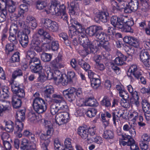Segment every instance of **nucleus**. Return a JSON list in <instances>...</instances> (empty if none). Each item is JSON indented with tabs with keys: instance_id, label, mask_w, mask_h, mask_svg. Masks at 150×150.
I'll return each mask as SVG.
<instances>
[{
	"instance_id": "f257e3e1",
	"label": "nucleus",
	"mask_w": 150,
	"mask_h": 150,
	"mask_svg": "<svg viewBox=\"0 0 150 150\" xmlns=\"http://www.w3.org/2000/svg\"><path fill=\"white\" fill-rule=\"evenodd\" d=\"M71 26L69 27V35L72 38L74 35H78L77 37L80 44L83 47L88 46L92 44L89 42V40L86 34L85 30L81 24L76 20L75 18H71L70 20Z\"/></svg>"
},
{
	"instance_id": "f03ea898",
	"label": "nucleus",
	"mask_w": 150,
	"mask_h": 150,
	"mask_svg": "<svg viewBox=\"0 0 150 150\" xmlns=\"http://www.w3.org/2000/svg\"><path fill=\"white\" fill-rule=\"evenodd\" d=\"M11 90L14 95L12 98L11 103L13 107L16 109L20 108L22 104L21 98L24 97L25 92L23 86L16 82L10 83Z\"/></svg>"
},
{
	"instance_id": "7ed1b4c3",
	"label": "nucleus",
	"mask_w": 150,
	"mask_h": 150,
	"mask_svg": "<svg viewBox=\"0 0 150 150\" xmlns=\"http://www.w3.org/2000/svg\"><path fill=\"white\" fill-rule=\"evenodd\" d=\"M25 110H21L16 112L15 118V134L18 137L21 138L23 135L29 137L33 135L32 133L27 130L24 131L23 134L21 132L23 128L24 124L23 122L24 121L25 118Z\"/></svg>"
},
{
	"instance_id": "20e7f679",
	"label": "nucleus",
	"mask_w": 150,
	"mask_h": 150,
	"mask_svg": "<svg viewBox=\"0 0 150 150\" xmlns=\"http://www.w3.org/2000/svg\"><path fill=\"white\" fill-rule=\"evenodd\" d=\"M50 112L54 115L57 114L55 116V121L57 124L59 125L66 124L70 120L69 114L67 111L59 112V109L55 105L51 106Z\"/></svg>"
},
{
	"instance_id": "39448f33",
	"label": "nucleus",
	"mask_w": 150,
	"mask_h": 150,
	"mask_svg": "<svg viewBox=\"0 0 150 150\" xmlns=\"http://www.w3.org/2000/svg\"><path fill=\"white\" fill-rule=\"evenodd\" d=\"M142 71L139 69L137 67L136 65H131L127 73V75L130 81L132 82L134 81V79L133 76L136 79L138 80L140 79L141 83L145 85L146 83V79L142 76Z\"/></svg>"
},
{
	"instance_id": "423d86ee",
	"label": "nucleus",
	"mask_w": 150,
	"mask_h": 150,
	"mask_svg": "<svg viewBox=\"0 0 150 150\" xmlns=\"http://www.w3.org/2000/svg\"><path fill=\"white\" fill-rule=\"evenodd\" d=\"M40 96L39 93L37 92L33 95L35 98L33 99L32 105L35 111L38 113H43L47 110L48 104L44 99L40 97Z\"/></svg>"
},
{
	"instance_id": "0eeeda50",
	"label": "nucleus",
	"mask_w": 150,
	"mask_h": 150,
	"mask_svg": "<svg viewBox=\"0 0 150 150\" xmlns=\"http://www.w3.org/2000/svg\"><path fill=\"white\" fill-rule=\"evenodd\" d=\"M117 56L114 61L115 64L112 63H111L109 67L108 71L110 72H112V71H113L117 74L119 75L120 74L121 71L120 69L116 65H123L125 63V61L127 60V57L120 52H117Z\"/></svg>"
},
{
	"instance_id": "6e6552de",
	"label": "nucleus",
	"mask_w": 150,
	"mask_h": 150,
	"mask_svg": "<svg viewBox=\"0 0 150 150\" xmlns=\"http://www.w3.org/2000/svg\"><path fill=\"white\" fill-rule=\"evenodd\" d=\"M82 93L81 88H79L76 89L73 87L69 88L63 91L64 96L70 102L75 100L76 97L75 94L77 97H80Z\"/></svg>"
},
{
	"instance_id": "1a4fd4ad",
	"label": "nucleus",
	"mask_w": 150,
	"mask_h": 150,
	"mask_svg": "<svg viewBox=\"0 0 150 150\" xmlns=\"http://www.w3.org/2000/svg\"><path fill=\"white\" fill-rule=\"evenodd\" d=\"M95 37L100 41L97 44L98 47L100 48H105L108 50H110L109 42H108L110 40V38L106 33L102 31V30H100L96 35Z\"/></svg>"
},
{
	"instance_id": "9d476101",
	"label": "nucleus",
	"mask_w": 150,
	"mask_h": 150,
	"mask_svg": "<svg viewBox=\"0 0 150 150\" xmlns=\"http://www.w3.org/2000/svg\"><path fill=\"white\" fill-rule=\"evenodd\" d=\"M50 8V13L56 16H59L61 13L66 12V7L64 4H59L55 1H52Z\"/></svg>"
},
{
	"instance_id": "9b49d317",
	"label": "nucleus",
	"mask_w": 150,
	"mask_h": 150,
	"mask_svg": "<svg viewBox=\"0 0 150 150\" xmlns=\"http://www.w3.org/2000/svg\"><path fill=\"white\" fill-rule=\"evenodd\" d=\"M26 4H22L19 6L17 14H13L11 15V21H16L18 18L23 19L24 14L28 11V3Z\"/></svg>"
},
{
	"instance_id": "f8f14e48",
	"label": "nucleus",
	"mask_w": 150,
	"mask_h": 150,
	"mask_svg": "<svg viewBox=\"0 0 150 150\" xmlns=\"http://www.w3.org/2000/svg\"><path fill=\"white\" fill-rule=\"evenodd\" d=\"M65 76L66 79L63 77H61L59 81V83L64 86L67 85L69 83L75 81L76 78L75 72L71 71H68L67 75H65Z\"/></svg>"
},
{
	"instance_id": "ddd939ff",
	"label": "nucleus",
	"mask_w": 150,
	"mask_h": 150,
	"mask_svg": "<svg viewBox=\"0 0 150 150\" xmlns=\"http://www.w3.org/2000/svg\"><path fill=\"white\" fill-rule=\"evenodd\" d=\"M138 0H131L127 4H125L124 11L126 13H129L131 11H135L138 9L139 6Z\"/></svg>"
},
{
	"instance_id": "4468645a",
	"label": "nucleus",
	"mask_w": 150,
	"mask_h": 150,
	"mask_svg": "<svg viewBox=\"0 0 150 150\" xmlns=\"http://www.w3.org/2000/svg\"><path fill=\"white\" fill-rule=\"evenodd\" d=\"M42 42L43 40L41 37L38 36L37 34H35L31 41V47L36 52H41V50L39 45Z\"/></svg>"
},
{
	"instance_id": "2eb2a0df",
	"label": "nucleus",
	"mask_w": 150,
	"mask_h": 150,
	"mask_svg": "<svg viewBox=\"0 0 150 150\" xmlns=\"http://www.w3.org/2000/svg\"><path fill=\"white\" fill-rule=\"evenodd\" d=\"M109 14L106 11H101L95 16L94 19L96 22L99 23L101 21L103 23H106L109 19Z\"/></svg>"
},
{
	"instance_id": "dca6fc26",
	"label": "nucleus",
	"mask_w": 150,
	"mask_h": 150,
	"mask_svg": "<svg viewBox=\"0 0 150 150\" xmlns=\"http://www.w3.org/2000/svg\"><path fill=\"white\" fill-rule=\"evenodd\" d=\"M124 20L122 21L123 27L121 29H123L125 32H132L133 30L131 28V27L134 25V22L132 20L128 19L127 17L123 16Z\"/></svg>"
},
{
	"instance_id": "f3484780",
	"label": "nucleus",
	"mask_w": 150,
	"mask_h": 150,
	"mask_svg": "<svg viewBox=\"0 0 150 150\" xmlns=\"http://www.w3.org/2000/svg\"><path fill=\"white\" fill-rule=\"evenodd\" d=\"M150 141L149 135L144 134L142 136L140 142V147L142 150H146L148 149Z\"/></svg>"
},
{
	"instance_id": "a211bd4d",
	"label": "nucleus",
	"mask_w": 150,
	"mask_h": 150,
	"mask_svg": "<svg viewBox=\"0 0 150 150\" xmlns=\"http://www.w3.org/2000/svg\"><path fill=\"white\" fill-rule=\"evenodd\" d=\"M123 16H121L118 17L117 16H112L110 19L111 24L114 27H117L120 28L123 27V23L122 21L124 20L123 18Z\"/></svg>"
},
{
	"instance_id": "6ab92c4d",
	"label": "nucleus",
	"mask_w": 150,
	"mask_h": 150,
	"mask_svg": "<svg viewBox=\"0 0 150 150\" xmlns=\"http://www.w3.org/2000/svg\"><path fill=\"white\" fill-rule=\"evenodd\" d=\"M102 27L101 26L93 25L90 26L85 31L90 36H96L99 31L102 30Z\"/></svg>"
},
{
	"instance_id": "aec40b11",
	"label": "nucleus",
	"mask_w": 150,
	"mask_h": 150,
	"mask_svg": "<svg viewBox=\"0 0 150 150\" xmlns=\"http://www.w3.org/2000/svg\"><path fill=\"white\" fill-rule=\"evenodd\" d=\"M37 9L39 10H43V11L46 12L47 14L50 13V6L48 7L47 3L44 1L38 0L36 2Z\"/></svg>"
},
{
	"instance_id": "412c9836",
	"label": "nucleus",
	"mask_w": 150,
	"mask_h": 150,
	"mask_svg": "<svg viewBox=\"0 0 150 150\" xmlns=\"http://www.w3.org/2000/svg\"><path fill=\"white\" fill-rule=\"evenodd\" d=\"M62 56H58L54 60L50 62L51 66L54 69H59L64 67V64L63 63H61L62 61Z\"/></svg>"
},
{
	"instance_id": "4be33fe9",
	"label": "nucleus",
	"mask_w": 150,
	"mask_h": 150,
	"mask_svg": "<svg viewBox=\"0 0 150 150\" xmlns=\"http://www.w3.org/2000/svg\"><path fill=\"white\" fill-rule=\"evenodd\" d=\"M84 49L81 51V54L83 57H86L90 53L95 54L97 52L98 49L94 48V46L92 44H90L88 46L83 47Z\"/></svg>"
},
{
	"instance_id": "5701e85b",
	"label": "nucleus",
	"mask_w": 150,
	"mask_h": 150,
	"mask_svg": "<svg viewBox=\"0 0 150 150\" xmlns=\"http://www.w3.org/2000/svg\"><path fill=\"white\" fill-rule=\"evenodd\" d=\"M17 36L22 46L24 48H26L28 45L29 42V38L27 34L23 33L21 35H18Z\"/></svg>"
},
{
	"instance_id": "b1692460",
	"label": "nucleus",
	"mask_w": 150,
	"mask_h": 150,
	"mask_svg": "<svg viewBox=\"0 0 150 150\" xmlns=\"http://www.w3.org/2000/svg\"><path fill=\"white\" fill-rule=\"evenodd\" d=\"M54 102L56 103V105L59 112L66 111L68 110V107L64 100H60L55 99L54 100Z\"/></svg>"
},
{
	"instance_id": "393cba45",
	"label": "nucleus",
	"mask_w": 150,
	"mask_h": 150,
	"mask_svg": "<svg viewBox=\"0 0 150 150\" xmlns=\"http://www.w3.org/2000/svg\"><path fill=\"white\" fill-rule=\"evenodd\" d=\"M77 134L83 139H85L88 137V133L87 129L83 126H80L77 129Z\"/></svg>"
},
{
	"instance_id": "a878e982",
	"label": "nucleus",
	"mask_w": 150,
	"mask_h": 150,
	"mask_svg": "<svg viewBox=\"0 0 150 150\" xmlns=\"http://www.w3.org/2000/svg\"><path fill=\"white\" fill-rule=\"evenodd\" d=\"M112 114L108 112H105L104 113L101 114V117L103 125L105 127L108 126L109 124V119L112 117Z\"/></svg>"
},
{
	"instance_id": "bb28decb",
	"label": "nucleus",
	"mask_w": 150,
	"mask_h": 150,
	"mask_svg": "<svg viewBox=\"0 0 150 150\" xmlns=\"http://www.w3.org/2000/svg\"><path fill=\"white\" fill-rule=\"evenodd\" d=\"M45 89L43 92L44 95L46 100L47 101V99H50L51 96L54 92V89L53 86L51 85L46 86Z\"/></svg>"
},
{
	"instance_id": "cd10ccee",
	"label": "nucleus",
	"mask_w": 150,
	"mask_h": 150,
	"mask_svg": "<svg viewBox=\"0 0 150 150\" xmlns=\"http://www.w3.org/2000/svg\"><path fill=\"white\" fill-rule=\"evenodd\" d=\"M29 65L31 71L35 73L41 72L43 69L41 63Z\"/></svg>"
},
{
	"instance_id": "c85d7f7f",
	"label": "nucleus",
	"mask_w": 150,
	"mask_h": 150,
	"mask_svg": "<svg viewBox=\"0 0 150 150\" xmlns=\"http://www.w3.org/2000/svg\"><path fill=\"white\" fill-rule=\"evenodd\" d=\"M103 137L107 141L113 139L114 138V132L110 130H105L103 132Z\"/></svg>"
},
{
	"instance_id": "c756f323",
	"label": "nucleus",
	"mask_w": 150,
	"mask_h": 150,
	"mask_svg": "<svg viewBox=\"0 0 150 150\" xmlns=\"http://www.w3.org/2000/svg\"><path fill=\"white\" fill-rule=\"evenodd\" d=\"M134 92V94L131 95L132 97L130 99V103L131 104L135 105L138 107L139 104V97L137 92L135 91Z\"/></svg>"
},
{
	"instance_id": "7c9ffc66",
	"label": "nucleus",
	"mask_w": 150,
	"mask_h": 150,
	"mask_svg": "<svg viewBox=\"0 0 150 150\" xmlns=\"http://www.w3.org/2000/svg\"><path fill=\"white\" fill-rule=\"evenodd\" d=\"M140 58L141 62L150 58V50H142L140 54Z\"/></svg>"
},
{
	"instance_id": "2f4dec72",
	"label": "nucleus",
	"mask_w": 150,
	"mask_h": 150,
	"mask_svg": "<svg viewBox=\"0 0 150 150\" xmlns=\"http://www.w3.org/2000/svg\"><path fill=\"white\" fill-rule=\"evenodd\" d=\"M101 105L105 108H110L111 105L110 100L109 97L107 96H105L100 102Z\"/></svg>"
},
{
	"instance_id": "473e14b6",
	"label": "nucleus",
	"mask_w": 150,
	"mask_h": 150,
	"mask_svg": "<svg viewBox=\"0 0 150 150\" xmlns=\"http://www.w3.org/2000/svg\"><path fill=\"white\" fill-rule=\"evenodd\" d=\"M11 2L9 4L7 5L6 8L7 9L8 12L10 13V16L11 20V15L13 14H17V13H15L16 9L15 3L12 0H11Z\"/></svg>"
},
{
	"instance_id": "72a5a7b5",
	"label": "nucleus",
	"mask_w": 150,
	"mask_h": 150,
	"mask_svg": "<svg viewBox=\"0 0 150 150\" xmlns=\"http://www.w3.org/2000/svg\"><path fill=\"white\" fill-rule=\"evenodd\" d=\"M85 102L86 105L90 106L96 107L98 105V102L93 97L86 98Z\"/></svg>"
},
{
	"instance_id": "f704fd0d",
	"label": "nucleus",
	"mask_w": 150,
	"mask_h": 150,
	"mask_svg": "<svg viewBox=\"0 0 150 150\" xmlns=\"http://www.w3.org/2000/svg\"><path fill=\"white\" fill-rule=\"evenodd\" d=\"M120 111H117V110L113 111L111 112L112 115V121L113 124L115 126L116 125V122H118L120 117H121L123 115L122 114H121L119 116Z\"/></svg>"
},
{
	"instance_id": "c9c22d12",
	"label": "nucleus",
	"mask_w": 150,
	"mask_h": 150,
	"mask_svg": "<svg viewBox=\"0 0 150 150\" xmlns=\"http://www.w3.org/2000/svg\"><path fill=\"white\" fill-rule=\"evenodd\" d=\"M5 130L8 132H12L14 130V123L11 120L4 121Z\"/></svg>"
},
{
	"instance_id": "e433bc0d",
	"label": "nucleus",
	"mask_w": 150,
	"mask_h": 150,
	"mask_svg": "<svg viewBox=\"0 0 150 150\" xmlns=\"http://www.w3.org/2000/svg\"><path fill=\"white\" fill-rule=\"evenodd\" d=\"M111 5L113 11H119L121 9H125V7L124 6L119 4V3H117L115 0H112L111 1Z\"/></svg>"
},
{
	"instance_id": "4c0bfd02",
	"label": "nucleus",
	"mask_w": 150,
	"mask_h": 150,
	"mask_svg": "<svg viewBox=\"0 0 150 150\" xmlns=\"http://www.w3.org/2000/svg\"><path fill=\"white\" fill-rule=\"evenodd\" d=\"M138 117V113L135 111H132L129 117V120L132 122V123L134 125L136 124V120Z\"/></svg>"
},
{
	"instance_id": "58836bf2",
	"label": "nucleus",
	"mask_w": 150,
	"mask_h": 150,
	"mask_svg": "<svg viewBox=\"0 0 150 150\" xmlns=\"http://www.w3.org/2000/svg\"><path fill=\"white\" fill-rule=\"evenodd\" d=\"M124 48L127 54L130 56H132L136 51L133 47L129 45H126L124 46Z\"/></svg>"
},
{
	"instance_id": "ea45409f",
	"label": "nucleus",
	"mask_w": 150,
	"mask_h": 150,
	"mask_svg": "<svg viewBox=\"0 0 150 150\" xmlns=\"http://www.w3.org/2000/svg\"><path fill=\"white\" fill-rule=\"evenodd\" d=\"M30 148L29 141L25 139H22L20 146L21 149L23 150H28L29 148Z\"/></svg>"
},
{
	"instance_id": "a19ab883",
	"label": "nucleus",
	"mask_w": 150,
	"mask_h": 150,
	"mask_svg": "<svg viewBox=\"0 0 150 150\" xmlns=\"http://www.w3.org/2000/svg\"><path fill=\"white\" fill-rule=\"evenodd\" d=\"M91 81V86L93 88H97L101 84V81L99 79L93 78Z\"/></svg>"
},
{
	"instance_id": "79ce46f5",
	"label": "nucleus",
	"mask_w": 150,
	"mask_h": 150,
	"mask_svg": "<svg viewBox=\"0 0 150 150\" xmlns=\"http://www.w3.org/2000/svg\"><path fill=\"white\" fill-rule=\"evenodd\" d=\"M1 90L2 92V94L3 95V97L4 98H7L9 97L10 95V88L8 86H2L1 87Z\"/></svg>"
},
{
	"instance_id": "37998d69",
	"label": "nucleus",
	"mask_w": 150,
	"mask_h": 150,
	"mask_svg": "<svg viewBox=\"0 0 150 150\" xmlns=\"http://www.w3.org/2000/svg\"><path fill=\"white\" fill-rule=\"evenodd\" d=\"M20 31L18 28V25L16 23L12 24L10 26V29H9V33H12L15 34H18L19 35V33Z\"/></svg>"
},
{
	"instance_id": "c03bdc74",
	"label": "nucleus",
	"mask_w": 150,
	"mask_h": 150,
	"mask_svg": "<svg viewBox=\"0 0 150 150\" xmlns=\"http://www.w3.org/2000/svg\"><path fill=\"white\" fill-rule=\"evenodd\" d=\"M26 19L29 22V25L31 26L32 29H34L36 28L37 23L34 17L30 16H27Z\"/></svg>"
},
{
	"instance_id": "a18cd8bd",
	"label": "nucleus",
	"mask_w": 150,
	"mask_h": 150,
	"mask_svg": "<svg viewBox=\"0 0 150 150\" xmlns=\"http://www.w3.org/2000/svg\"><path fill=\"white\" fill-rule=\"evenodd\" d=\"M20 53L18 52H15L10 59V61L12 63L19 62L20 60Z\"/></svg>"
},
{
	"instance_id": "49530a36",
	"label": "nucleus",
	"mask_w": 150,
	"mask_h": 150,
	"mask_svg": "<svg viewBox=\"0 0 150 150\" xmlns=\"http://www.w3.org/2000/svg\"><path fill=\"white\" fill-rule=\"evenodd\" d=\"M36 54L34 51L28 50L27 52L26 58L29 63L30 60H32L36 58L35 56Z\"/></svg>"
},
{
	"instance_id": "de8ad7c7",
	"label": "nucleus",
	"mask_w": 150,
	"mask_h": 150,
	"mask_svg": "<svg viewBox=\"0 0 150 150\" xmlns=\"http://www.w3.org/2000/svg\"><path fill=\"white\" fill-rule=\"evenodd\" d=\"M15 45L11 43L6 44L5 46V52L7 55L9 54L10 52L14 50Z\"/></svg>"
},
{
	"instance_id": "09e8293b",
	"label": "nucleus",
	"mask_w": 150,
	"mask_h": 150,
	"mask_svg": "<svg viewBox=\"0 0 150 150\" xmlns=\"http://www.w3.org/2000/svg\"><path fill=\"white\" fill-rule=\"evenodd\" d=\"M54 146L59 149V150H73L72 148L65 149L63 148V145L61 144L60 142L58 139H56L54 140Z\"/></svg>"
},
{
	"instance_id": "8fccbe9b",
	"label": "nucleus",
	"mask_w": 150,
	"mask_h": 150,
	"mask_svg": "<svg viewBox=\"0 0 150 150\" xmlns=\"http://www.w3.org/2000/svg\"><path fill=\"white\" fill-rule=\"evenodd\" d=\"M142 104L143 111L150 110V103L147 100L145 99L142 100Z\"/></svg>"
},
{
	"instance_id": "3c124183",
	"label": "nucleus",
	"mask_w": 150,
	"mask_h": 150,
	"mask_svg": "<svg viewBox=\"0 0 150 150\" xmlns=\"http://www.w3.org/2000/svg\"><path fill=\"white\" fill-rule=\"evenodd\" d=\"M128 143L129 144V146H130L131 150L139 149V148L137 144L135 143L134 140L132 137Z\"/></svg>"
},
{
	"instance_id": "603ef678",
	"label": "nucleus",
	"mask_w": 150,
	"mask_h": 150,
	"mask_svg": "<svg viewBox=\"0 0 150 150\" xmlns=\"http://www.w3.org/2000/svg\"><path fill=\"white\" fill-rule=\"evenodd\" d=\"M59 25L57 23L54 21H52L49 30L52 32H56L58 31Z\"/></svg>"
},
{
	"instance_id": "864d4df0",
	"label": "nucleus",
	"mask_w": 150,
	"mask_h": 150,
	"mask_svg": "<svg viewBox=\"0 0 150 150\" xmlns=\"http://www.w3.org/2000/svg\"><path fill=\"white\" fill-rule=\"evenodd\" d=\"M52 57L50 54L46 53H42L41 56V59L45 62H49L50 61Z\"/></svg>"
},
{
	"instance_id": "5fc2aeb1",
	"label": "nucleus",
	"mask_w": 150,
	"mask_h": 150,
	"mask_svg": "<svg viewBox=\"0 0 150 150\" xmlns=\"http://www.w3.org/2000/svg\"><path fill=\"white\" fill-rule=\"evenodd\" d=\"M59 35L60 37L61 40H62L61 39V38H62L64 41L65 43L67 45H68L70 44L71 42L68 39V37L66 33H60Z\"/></svg>"
},
{
	"instance_id": "6e6d98bb",
	"label": "nucleus",
	"mask_w": 150,
	"mask_h": 150,
	"mask_svg": "<svg viewBox=\"0 0 150 150\" xmlns=\"http://www.w3.org/2000/svg\"><path fill=\"white\" fill-rule=\"evenodd\" d=\"M11 2V0H0V10H5L4 9L6 8L7 5Z\"/></svg>"
},
{
	"instance_id": "4d7b16f0",
	"label": "nucleus",
	"mask_w": 150,
	"mask_h": 150,
	"mask_svg": "<svg viewBox=\"0 0 150 150\" xmlns=\"http://www.w3.org/2000/svg\"><path fill=\"white\" fill-rule=\"evenodd\" d=\"M52 21L50 19L46 18L42 20V25L46 29L49 30Z\"/></svg>"
},
{
	"instance_id": "13d9d810",
	"label": "nucleus",
	"mask_w": 150,
	"mask_h": 150,
	"mask_svg": "<svg viewBox=\"0 0 150 150\" xmlns=\"http://www.w3.org/2000/svg\"><path fill=\"white\" fill-rule=\"evenodd\" d=\"M97 112V109L94 108H90L86 112V115L90 117H94Z\"/></svg>"
},
{
	"instance_id": "bf43d9fd",
	"label": "nucleus",
	"mask_w": 150,
	"mask_h": 150,
	"mask_svg": "<svg viewBox=\"0 0 150 150\" xmlns=\"http://www.w3.org/2000/svg\"><path fill=\"white\" fill-rule=\"evenodd\" d=\"M130 45L133 47L134 48H139V42L137 39L133 37L132 40L130 42Z\"/></svg>"
},
{
	"instance_id": "052dcab7",
	"label": "nucleus",
	"mask_w": 150,
	"mask_h": 150,
	"mask_svg": "<svg viewBox=\"0 0 150 150\" xmlns=\"http://www.w3.org/2000/svg\"><path fill=\"white\" fill-rule=\"evenodd\" d=\"M23 73L22 70L20 69H17L13 71L12 74V77L14 79L17 77L22 76Z\"/></svg>"
},
{
	"instance_id": "680f3d73",
	"label": "nucleus",
	"mask_w": 150,
	"mask_h": 150,
	"mask_svg": "<svg viewBox=\"0 0 150 150\" xmlns=\"http://www.w3.org/2000/svg\"><path fill=\"white\" fill-rule=\"evenodd\" d=\"M125 137H126L127 139H121V140H120V144L123 146H125L126 145L129 146V144L128 143L129 142L130 140L131 139L132 137L130 135H126V136L124 137V138ZM125 139H126V138Z\"/></svg>"
},
{
	"instance_id": "e2e57ef3",
	"label": "nucleus",
	"mask_w": 150,
	"mask_h": 150,
	"mask_svg": "<svg viewBox=\"0 0 150 150\" xmlns=\"http://www.w3.org/2000/svg\"><path fill=\"white\" fill-rule=\"evenodd\" d=\"M71 140V139L69 138L65 139L64 142V146H63V148L65 149L72 148Z\"/></svg>"
},
{
	"instance_id": "0e129e2a",
	"label": "nucleus",
	"mask_w": 150,
	"mask_h": 150,
	"mask_svg": "<svg viewBox=\"0 0 150 150\" xmlns=\"http://www.w3.org/2000/svg\"><path fill=\"white\" fill-rule=\"evenodd\" d=\"M9 40L12 43L16 45L18 43V40L16 38V34L9 33V35L8 38Z\"/></svg>"
},
{
	"instance_id": "69168bd1",
	"label": "nucleus",
	"mask_w": 150,
	"mask_h": 150,
	"mask_svg": "<svg viewBox=\"0 0 150 150\" xmlns=\"http://www.w3.org/2000/svg\"><path fill=\"white\" fill-rule=\"evenodd\" d=\"M36 113H33L32 116L30 118V120L31 122H36L40 121V119L39 118V114L41 113H38L35 111Z\"/></svg>"
},
{
	"instance_id": "338daca9",
	"label": "nucleus",
	"mask_w": 150,
	"mask_h": 150,
	"mask_svg": "<svg viewBox=\"0 0 150 150\" xmlns=\"http://www.w3.org/2000/svg\"><path fill=\"white\" fill-rule=\"evenodd\" d=\"M38 73L39 74V77L38 78V79L39 81L41 82H43L47 80L45 72L43 73L42 71H41V72L38 73Z\"/></svg>"
},
{
	"instance_id": "774afa93",
	"label": "nucleus",
	"mask_w": 150,
	"mask_h": 150,
	"mask_svg": "<svg viewBox=\"0 0 150 150\" xmlns=\"http://www.w3.org/2000/svg\"><path fill=\"white\" fill-rule=\"evenodd\" d=\"M7 14V12L6 9L1 11V12H0V23L3 22L6 20Z\"/></svg>"
}]
</instances>
